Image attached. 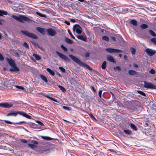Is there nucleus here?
<instances>
[{"instance_id": "nucleus-17", "label": "nucleus", "mask_w": 156, "mask_h": 156, "mask_svg": "<svg viewBox=\"0 0 156 156\" xmlns=\"http://www.w3.org/2000/svg\"><path fill=\"white\" fill-rule=\"evenodd\" d=\"M39 94H42V95H43V96H44L48 98H49L50 99H51V100L52 101H54L55 102H58L57 101V100L55 99V98H53L51 97H50L49 96H48V95H46V94H43V93H42V92H41V93H39Z\"/></svg>"}, {"instance_id": "nucleus-43", "label": "nucleus", "mask_w": 156, "mask_h": 156, "mask_svg": "<svg viewBox=\"0 0 156 156\" xmlns=\"http://www.w3.org/2000/svg\"><path fill=\"white\" fill-rule=\"evenodd\" d=\"M23 45L26 48H29V46H28V44L26 43V42H24L23 43Z\"/></svg>"}, {"instance_id": "nucleus-50", "label": "nucleus", "mask_w": 156, "mask_h": 156, "mask_svg": "<svg viewBox=\"0 0 156 156\" xmlns=\"http://www.w3.org/2000/svg\"><path fill=\"white\" fill-rule=\"evenodd\" d=\"M9 81H4V85L5 86H8V84H7V83H9Z\"/></svg>"}, {"instance_id": "nucleus-59", "label": "nucleus", "mask_w": 156, "mask_h": 156, "mask_svg": "<svg viewBox=\"0 0 156 156\" xmlns=\"http://www.w3.org/2000/svg\"><path fill=\"white\" fill-rule=\"evenodd\" d=\"M70 21L71 22L74 23L75 22V20L74 19H71L70 20Z\"/></svg>"}, {"instance_id": "nucleus-24", "label": "nucleus", "mask_w": 156, "mask_h": 156, "mask_svg": "<svg viewBox=\"0 0 156 156\" xmlns=\"http://www.w3.org/2000/svg\"><path fill=\"white\" fill-rule=\"evenodd\" d=\"M128 73L129 75H134L136 74V71L132 70H129L128 71Z\"/></svg>"}, {"instance_id": "nucleus-16", "label": "nucleus", "mask_w": 156, "mask_h": 156, "mask_svg": "<svg viewBox=\"0 0 156 156\" xmlns=\"http://www.w3.org/2000/svg\"><path fill=\"white\" fill-rule=\"evenodd\" d=\"M76 37L79 39L83 41H87L86 38L84 37L82 35H77Z\"/></svg>"}, {"instance_id": "nucleus-57", "label": "nucleus", "mask_w": 156, "mask_h": 156, "mask_svg": "<svg viewBox=\"0 0 156 156\" xmlns=\"http://www.w3.org/2000/svg\"><path fill=\"white\" fill-rule=\"evenodd\" d=\"M90 116L92 118L94 119H95V120H96L95 118L94 117L93 115L91 114H90Z\"/></svg>"}, {"instance_id": "nucleus-52", "label": "nucleus", "mask_w": 156, "mask_h": 156, "mask_svg": "<svg viewBox=\"0 0 156 156\" xmlns=\"http://www.w3.org/2000/svg\"><path fill=\"white\" fill-rule=\"evenodd\" d=\"M101 94H102V90H101L99 91V93H98L99 96L100 98H101Z\"/></svg>"}, {"instance_id": "nucleus-12", "label": "nucleus", "mask_w": 156, "mask_h": 156, "mask_svg": "<svg viewBox=\"0 0 156 156\" xmlns=\"http://www.w3.org/2000/svg\"><path fill=\"white\" fill-rule=\"evenodd\" d=\"M36 29L38 32H39L41 33L42 34H44L45 33V30L44 29L40 27H37L36 28Z\"/></svg>"}, {"instance_id": "nucleus-2", "label": "nucleus", "mask_w": 156, "mask_h": 156, "mask_svg": "<svg viewBox=\"0 0 156 156\" xmlns=\"http://www.w3.org/2000/svg\"><path fill=\"white\" fill-rule=\"evenodd\" d=\"M6 59L9 65L13 68L10 69L9 70L11 72L19 71V69L17 67L15 61L13 60L8 58H7Z\"/></svg>"}, {"instance_id": "nucleus-60", "label": "nucleus", "mask_w": 156, "mask_h": 156, "mask_svg": "<svg viewBox=\"0 0 156 156\" xmlns=\"http://www.w3.org/2000/svg\"><path fill=\"white\" fill-rule=\"evenodd\" d=\"M92 90H93L94 92H96V90L95 89L94 87L93 86H92Z\"/></svg>"}, {"instance_id": "nucleus-53", "label": "nucleus", "mask_w": 156, "mask_h": 156, "mask_svg": "<svg viewBox=\"0 0 156 156\" xmlns=\"http://www.w3.org/2000/svg\"><path fill=\"white\" fill-rule=\"evenodd\" d=\"M14 55L16 57H19V54L17 52H16L14 53Z\"/></svg>"}, {"instance_id": "nucleus-6", "label": "nucleus", "mask_w": 156, "mask_h": 156, "mask_svg": "<svg viewBox=\"0 0 156 156\" xmlns=\"http://www.w3.org/2000/svg\"><path fill=\"white\" fill-rule=\"evenodd\" d=\"M56 53L62 59L66 61H69V58L67 56L61 53L58 51H56Z\"/></svg>"}, {"instance_id": "nucleus-54", "label": "nucleus", "mask_w": 156, "mask_h": 156, "mask_svg": "<svg viewBox=\"0 0 156 156\" xmlns=\"http://www.w3.org/2000/svg\"><path fill=\"white\" fill-rule=\"evenodd\" d=\"M85 56L86 57H88L89 56V52H87L85 54Z\"/></svg>"}, {"instance_id": "nucleus-36", "label": "nucleus", "mask_w": 156, "mask_h": 156, "mask_svg": "<svg viewBox=\"0 0 156 156\" xmlns=\"http://www.w3.org/2000/svg\"><path fill=\"white\" fill-rule=\"evenodd\" d=\"M124 131L125 133H126V134H130L131 133V132L128 130H124Z\"/></svg>"}, {"instance_id": "nucleus-26", "label": "nucleus", "mask_w": 156, "mask_h": 156, "mask_svg": "<svg viewBox=\"0 0 156 156\" xmlns=\"http://www.w3.org/2000/svg\"><path fill=\"white\" fill-rule=\"evenodd\" d=\"M106 63V62L105 61H104V62L102 63L101 66V67L102 69H105Z\"/></svg>"}, {"instance_id": "nucleus-47", "label": "nucleus", "mask_w": 156, "mask_h": 156, "mask_svg": "<svg viewBox=\"0 0 156 156\" xmlns=\"http://www.w3.org/2000/svg\"><path fill=\"white\" fill-rule=\"evenodd\" d=\"M4 121L5 122L7 123L8 124H13V123L10 122L9 121L7 120H4Z\"/></svg>"}, {"instance_id": "nucleus-1", "label": "nucleus", "mask_w": 156, "mask_h": 156, "mask_svg": "<svg viewBox=\"0 0 156 156\" xmlns=\"http://www.w3.org/2000/svg\"><path fill=\"white\" fill-rule=\"evenodd\" d=\"M69 56L76 63L78 64L80 66L85 67L90 70H92V69L91 68L89 65L81 62L76 57L72 55H69Z\"/></svg>"}, {"instance_id": "nucleus-32", "label": "nucleus", "mask_w": 156, "mask_h": 156, "mask_svg": "<svg viewBox=\"0 0 156 156\" xmlns=\"http://www.w3.org/2000/svg\"><path fill=\"white\" fill-rule=\"evenodd\" d=\"M61 47L65 51L67 52V48L64 47L63 44H62L61 45Z\"/></svg>"}, {"instance_id": "nucleus-20", "label": "nucleus", "mask_w": 156, "mask_h": 156, "mask_svg": "<svg viewBox=\"0 0 156 156\" xmlns=\"http://www.w3.org/2000/svg\"><path fill=\"white\" fill-rule=\"evenodd\" d=\"M46 70L51 75H54L55 73L54 71L51 70V69L49 68H47Z\"/></svg>"}, {"instance_id": "nucleus-29", "label": "nucleus", "mask_w": 156, "mask_h": 156, "mask_svg": "<svg viewBox=\"0 0 156 156\" xmlns=\"http://www.w3.org/2000/svg\"><path fill=\"white\" fill-rule=\"evenodd\" d=\"M130 126L134 130L136 131L137 130V128L134 124L131 123L130 125Z\"/></svg>"}, {"instance_id": "nucleus-61", "label": "nucleus", "mask_w": 156, "mask_h": 156, "mask_svg": "<svg viewBox=\"0 0 156 156\" xmlns=\"http://www.w3.org/2000/svg\"><path fill=\"white\" fill-rule=\"evenodd\" d=\"M133 66L134 67L136 68H137L138 67V65L136 64H134Z\"/></svg>"}, {"instance_id": "nucleus-41", "label": "nucleus", "mask_w": 156, "mask_h": 156, "mask_svg": "<svg viewBox=\"0 0 156 156\" xmlns=\"http://www.w3.org/2000/svg\"><path fill=\"white\" fill-rule=\"evenodd\" d=\"M136 50L135 49L133 48H131V52L133 55L135 54Z\"/></svg>"}, {"instance_id": "nucleus-39", "label": "nucleus", "mask_w": 156, "mask_h": 156, "mask_svg": "<svg viewBox=\"0 0 156 156\" xmlns=\"http://www.w3.org/2000/svg\"><path fill=\"white\" fill-rule=\"evenodd\" d=\"M41 137L44 139L47 140H50L51 139V138L47 137V136H42Z\"/></svg>"}, {"instance_id": "nucleus-46", "label": "nucleus", "mask_w": 156, "mask_h": 156, "mask_svg": "<svg viewBox=\"0 0 156 156\" xmlns=\"http://www.w3.org/2000/svg\"><path fill=\"white\" fill-rule=\"evenodd\" d=\"M16 87L18 88L21 89L22 90H24V88L22 86H16Z\"/></svg>"}, {"instance_id": "nucleus-62", "label": "nucleus", "mask_w": 156, "mask_h": 156, "mask_svg": "<svg viewBox=\"0 0 156 156\" xmlns=\"http://www.w3.org/2000/svg\"><path fill=\"white\" fill-rule=\"evenodd\" d=\"M124 58L125 59H127V57L125 55L124 56Z\"/></svg>"}, {"instance_id": "nucleus-21", "label": "nucleus", "mask_w": 156, "mask_h": 156, "mask_svg": "<svg viewBox=\"0 0 156 156\" xmlns=\"http://www.w3.org/2000/svg\"><path fill=\"white\" fill-rule=\"evenodd\" d=\"M7 13L8 12L7 11L0 10V16H2L3 15H7Z\"/></svg>"}, {"instance_id": "nucleus-31", "label": "nucleus", "mask_w": 156, "mask_h": 156, "mask_svg": "<svg viewBox=\"0 0 156 156\" xmlns=\"http://www.w3.org/2000/svg\"><path fill=\"white\" fill-rule=\"evenodd\" d=\"M137 92L139 94H141L142 95L144 96H146L145 94L143 92L139 90H138L137 91Z\"/></svg>"}, {"instance_id": "nucleus-19", "label": "nucleus", "mask_w": 156, "mask_h": 156, "mask_svg": "<svg viewBox=\"0 0 156 156\" xmlns=\"http://www.w3.org/2000/svg\"><path fill=\"white\" fill-rule=\"evenodd\" d=\"M33 55L37 60H39L41 59L40 56L36 54H33Z\"/></svg>"}, {"instance_id": "nucleus-11", "label": "nucleus", "mask_w": 156, "mask_h": 156, "mask_svg": "<svg viewBox=\"0 0 156 156\" xmlns=\"http://www.w3.org/2000/svg\"><path fill=\"white\" fill-rule=\"evenodd\" d=\"M145 52L149 56H152L155 53V51L149 48H147L145 50Z\"/></svg>"}, {"instance_id": "nucleus-23", "label": "nucleus", "mask_w": 156, "mask_h": 156, "mask_svg": "<svg viewBox=\"0 0 156 156\" xmlns=\"http://www.w3.org/2000/svg\"><path fill=\"white\" fill-rule=\"evenodd\" d=\"M65 41L67 43L69 44H71L73 43L71 39L68 38H65Z\"/></svg>"}, {"instance_id": "nucleus-27", "label": "nucleus", "mask_w": 156, "mask_h": 156, "mask_svg": "<svg viewBox=\"0 0 156 156\" xmlns=\"http://www.w3.org/2000/svg\"><path fill=\"white\" fill-rule=\"evenodd\" d=\"M149 32L150 34L153 36L156 37V34L153 31L151 30H149Z\"/></svg>"}, {"instance_id": "nucleus-58", "label": "nucleus", "mask_w": 156, "mask_h": 156, "mask_svg": "<svg viewBox=\"0 0 156 156\" xmlns=\"http://www.w3.org/2000/svg\"><path fill=\"white\" fill-rule=\"evenodd\" d=\"M111 39H112V40H113L114 41H116L115 38L114 37H111Z\"/></svg>"}, {"instance_id": "nucleus-25", "label": "nucleus", "mask_w": 156, "mask_h": 156, "mask_svg": "<svg viewBox=\"0 0 156 156\" xmlns=\"http://www.w3.org/2000/svg\"><path fill=\"white\" fill-rule=\"evenodd\" d=\"M148 26L146 24H143L140 25V28L142 29H145L147 28Z\"/></svg>"}, {"instance_id": "nucleus-56", "label": "nucleus", "mask_w": 156, "mask_h": 156, "mask_svg": "<svg viewBox=\"0 0 156 156\" xmlns=\"http://www.w3.org/2000/svg\"><path fill=\"white\" fill-rule=\"evenodd\" d=\"M65 23L66 24H67L68 25H69L70 24V22L69 21H65Z\"/></svg>"}, {"instance_id": "nucleus-55", "label": "nucleus", "mask_w": 156, "mask_h": 156, "mask_svg": "<svg viewBox=\"0 0 156 156\" xmlns=\"http://www.w3.org/2000/svg\"><path fill=\"white\" fill-rule=\"evenodd\" d=\"M24 122H25L24 121H23L20 122H19L16 123L17 124L20 125V124H21L22 123H24Z\"/></svg>"}, {"instance_id": "nucleus-44", "label": "nucleus", "mask_w": 156, "mask_h": 156, "mask_svg": "<svg viewBox=\"0 0 156 156\" xmlns=\"http://www.w3.org/2000/svg\"><path fill=\"white\" fill-rule=\"evenodd\" d=\"M68 32H69V34L70 35V36L72 37L73 38V39H75V37H74L72 34V33H71V32H70V31L69 30H68Z\"/></svg>"}, {"instance_id": "nucleus-22", "label": "nucleus", "mask_w": 156, "mask_h": 156, "mask_svg": "<svg viewBox=\"0 0 156 156\" xmlns=\"http://www.w3.org/2000/svg\"><path fill=\"white\" fill-rule=\"evenodd\" d=\"M134 26H136L137 25V22L136 20H131L130 22Z\"/></svg>"}, {"instance_id": "nucleus-18", "label": "nucleus", "mask_w": 156, "mask_h": 156, "mask_svg": "<svg viewBox=\"0 0 156 156\" xmlns=\"http://www.w3.org/2000/svg\"><path fill=\"white\" fill-rule=\"evenodd\" d=\"M40 77L45 82L47 83L48 82V81L46 77L43 75L41 74L40 75Z\"/></svg>"}, {"instance_id": "nucleus-15", "label": "nucleus", "mask_w": 156, "mask_h": 156, "mask_svg": "<svg viewBox=\"0 0 156 156\" xmlns=\"http://www.w3.org/2000/svg\"><path fill=\"white\" fill-rule=\"evenodd\" d=\"M12 112L10 113L9 114H8L7 116H16V115L18 114H19V112Z\"/></svg>"}, {"instance_id": "nucleus-3", "label": "nucleus", "mask_w": 156, "mask_h": 156, "mask_svg": "<svg viewBox=\"0 0 156 156\" xmlns=\"http://www.w3.org/2000/svg\"><path fill=\"white\" fill-rule=\"evenodd\" d=\"M11 16L14 19L21 22H23L24 21H29L30 20V19L27 17L22 15H20L19 16H16L12 15Z\"/></svg>"}, {"instance_id": "nucleus-5", "label": "nucleus", "mask_w": 156, "mask_h": 156, "mask_svg": "<svg viewBox=\"0 0 156 156\" xmlns=\"http://www.w3.org/2000/svg\"><path fill=\"white\" fill-rule=\"evenodd\" d=\"M73 31L77 34H80L82 32V28L79 25H75L73 27Z\"/></svg>"}, {"instance_id": "nucleus-49", "label": "nucleus", "mask_w": 156, "mask_h": 156, "mask_svg": "<svg viewBox=\"0 0 156 156\" xmlns=\"http://www.w3.org/2000/svg\"><path fill=\"white\" fill-rule=\"evenodd\" d=\"M114 69H117L118 70H120V69H121V68L120 66H116V67H115L114 68Z\"/></svg>"}, {"instance_id": "nucleus-35", "label": "nucleus", "mask_w": 156, "mask_h": 156, "mask_svg": "<svg viewBox=\"0 0 156 156\" xmlns=\"http://www.w3.org/2000/svg\"><path fill=\"white\" fill-rule=\"evenodd\" d=\"M151 41L153 42L154 44H156V38H154L151 39Z\"/></svg>"}, {"instance_id": "nucleus-48", "label": "nucleus", "mask_w": 156, "mask_h": 156, "mask_svg": "<svg viewBox=\"0 0 156 156\" xmlns=\"http://www.w3.org/2000/svg\"><path fill=\"white\" fill-rule=\"evenodd\" d=\"M4 60V58L2 55L0 53V60L3 61Z\"/></svg>"}, {"instance_id": "nucleus-10", "label": "nucleus", "mask_w": 156, "mask_h": 156, "mask_svg": "<svg viewBox=\"0 0 156 156\" xmlns=\"http://www.w3.org/2000/svg\"><path fill=\"white\" fill-rule=\"evenodd\" d=\"M13 106V104L7 103H0V107L4 108H9Z\"/></svg>"}, {"instance_id": "nucleus-34", "label": "nucleus", "mask_w": 156, "mask_h": 156, "mask_svg": "<svg viewBox=\"0 0 156 156\" xmlns=\"http://www.w3.org/2000/svg\"><path fill=\"white\" fill-rule=\"evenodd\" d=\"M59 69L61 70V72H62V73H64L65 72L66 70H65V69L64 68H63V67H59Z\"/></svg>"}, {"instance_id": "nucleus-45", "label": "nucleus", "mask_w": 156, "mask_h": 156, "mask_svg": "<svg viewBox=\"0 0 156 156\" xmlns=\"http://www.w3.org/2000/svg\"><path fill=\"white\" fill-rule=\"evenodd\" d=\"M20 141L23 143H27V141L24 139H21L20 140Z\"/></svg>"}, {"instance_id": "nucleus-14", "label": "nucleus", "mask_w": 156, "mask_h": 156, "mask_svg": "<svg viewBox=\"0 0 156 156\" xmlns=\"http://www.w3.org/2000/svg\"><path fill=\"white\" fill-rule=\"evenodd\" d=\"M19 114L26 117L27 118L30 119L31 118L30 116L23 112H19Z\"/></svg>"}, {"instance_id": "nucleus-33", "label": "nucleus", "mask_w": 156, "mask_h": 156, "mask_svg": "<svg viewBox=\"0 0 156 156\" xmlns=\"http://www.w3.org/2000/svg\"><path fill=\"white\" fill-rule=\"evenodd\" d=\"M102 39L106 41H109L108 37L106 36H104L102 37Z\"/></svg>"}, {"instance_id": "nucleus-38", "label": "nucleus", "mask_w": 156, "mask_h": 156, "mask_svg": "<svg viewBox=\"0 0 156 156\" xmlns=\"http://www.w3.org/2000/svg\"><path fill=\"white\" fill-rule=\"evenodd\" d=\"M36 122L38 123V124L40 126H43L44 125L43 123L39 121H36Z\"/></svg>"}, {"instance_id": "nucleus-40", "label": "nucleus", "mask_w": 156, "mask_h": 156, "mask_svg": "<svg viewBox=\"0 0 156 156\" xmlns=\"http://www.w3.org/2000/svg\"><path fill=\"white\" fill-rule=\"evenodd\" d=\"M149 72L150 73L153 74H154L155 73V70L152 69H151L149 70Z\"/></svg>"}, {"instance_id": "nucleus-4", "label": "nucleus", "mask_w": 156, "mask_h": 156, "mask_svg": "<svg viewBox=\"0 0 156 156\" xmlns=\"http://www.w3.org/2000/svg\"><path fill=\"white\" fill-rule=\"evenodd\" d=\"M21 32L23 34L26 36L34 39H37V37L35 34L29 32L27 31H21Z\"/></svg>"}, {"instance_id": "nucleus-28", "label": "nucleus", "mask_w": 156, "mask_h": 156, "mask_svg": "<svg viewBox=\"0 0 156 156\" xmlns=\"http://www.w3.org/2000/svg\"><path fill=\"white\" fill-rule=\"evenodd\" d=\"M36 14L38 16L41 17H46V15L42 14L39 12H36Z\"/></svg>"}, {"instance_id": "nucleus-13", "label": "nucleus", "mask_w": 156, "mask_h": 156, "mask_svg": "<svg viewBox=\"0 0 156 156\" xmlns=\"http://www.w3.org/2000/svg\"><path fill=\"white\" fill-rule=\"evenodd\" d=\"M107 60L110 62H113L114 63H116V61L114 59L112 56L111 55H108L107 56Z\"/></svg>"}, {"instance_id": "nucleus-37", "label": "nucleus", "mask_w": 156, "mask_h": 156, "mask_svg": "<svg viewBox=\"0 0 156 156\" xmlns=\"http://www.w3.org/2000/svg\"><path fill=\"white\" fill-rule=\"evenodd\" d=\"M28 145L32 148H34L35 147V145L33 144H28Z\"/></svg>"}, {"instance_id": "nucleus-42", "label": "nucleus", "mask_w": 156, "mask_h": 156, "mask_svg": "<svg viewBox=\"0 0 156 156\" xmlns=\"http://www.w3.org/2000/svg\"><path fill=\"white\" fill-rule=\"evenodd\" d=\"M63 108L66 110H70L71 109L70 108L68 107L67 106H63L62 107Z\"/></svg>"}, {"instance_id": "nucleus-7", "label": "nucleus", "mask_w": 156, "mask_h": 156, "mask_svg": "<svg viewBox=\"0 0 156 156\" xmlns=\"http://www.w3.org/2000/svg\"><path fill=\"white\" fill-rule=\"evenodd\" d=\"M105 50L110 53H119L122 52L120 50L110 48L106 49Z\"/></svg>"}, {"instance_id": "nucleus-8", "label": "nucleus", "mask_w": 156, "mask_h": 156, "mask_svg": "<svg viewBox=\"0 0 156 156\" xmlns=\"http://www.w3.org/2000/svg\"><path fill=\"white\" fill-rule=\"evenodd\" d=\"M144 87L150 89H155L156 86L152 83H147L146 81H144Z\"/></svg>"}, {"instance_id": "nucleus-30", "label": "nucleus", "mask_w": 156, "mask_h": 156, "mask_svg": "<svg viewBox=\"0 0 156 156\" xmlns=\"http://www.w3.org/2000/svg\"><path fill=\"white\" fill-rule=\"evenodd\" d=\"M58 87L63 92H65L66 91V89L62 86L60 85H59L58 86Z\"/></svg>"}, {"instance_id": "nucleus-63", "label": "nucleus", "mask_w": 156, "mask_h": 156, "mask_svg": "<svg viewBox=\"0 0 156 156\" xmlns=\"http://www.w3.org/2000/svg\"><path fill=\"white\" fill-rule=\"evenodd\" d=\"M78 0L80 2H83L84 1V0Z\"/></svg>"}, {"instance_id": "nucleus-64", "label": "nucleus", "mask_w": 156, "mask_h": 156, "mask_svg": "<svg viewBox=\"0 0 156 156\" xmlns=\"http://www.w3.org/2000/svg\"><path fill=\"white\" fill-rule=\"evenodd\" d=\"M109 151H112V152H113L114 151L113 150H112V149H109Z\"/></svg>"}, {"instance_id": "nucleus-51", "label": "nucleus", "mask_w": 156, "mask_h": 156, "mask_svg": "<svg viewBox=\"0 0 156 156\" xmlns=\"http://www.w3.org/2000/svg\"><path fill=\"white\" fill-rule=\"evenodd\" d=\"M31 142L33 144H38L37 142L35 140H32L31 141Z\"/></svg>"}, {"instance_id": "nucleus-9", "label": "nucleus", "mask_w": 156, "mask_h": 156, "mask_svg": "<svg viewBox=\"0 0 156 156\" xmlns=\"http://www.w3.org/2000/svg\"><path fill=\"white\" fill-rule=\"evenodd\" d=\"M48 34L51 36H53L56 34V31L54 29L51 28H49L47 30Z\"/></svg>"}]
</instances>
